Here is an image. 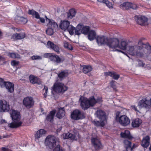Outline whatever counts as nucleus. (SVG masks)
Instances as JSON below:
<instances>
[{
  "label": "nucleus",
  "instance_id": "nucleus-1",
  "mask_svg": "<svg viewBox=\"0 0 151 151\" xmlns=\"http://www.w3.org/2000/svg\"><path fill=\"white\" fill-rule=\"evenodd\" d=\"M79 102L83 109L85 110L90 106H93L96 103V99L94 96L90 97L88 99L83 96H81L79 99Z\"/></svg>",
  "mask_w": 151,
  "mask_h": 151
},
{
  "label": "nucleus",
  "instance_id": "nucleus-2",
  "mask_svg": "<svg viewBox=\"0 0 151 151\" xmlns=\"http://www.w3.org/2000/svg\"><path fill=\"white\" fill-rule=\"evenodd\" d=\"M11 116L13 122L8 124L9 127L12 128H17L21 125L22 122L19 121L20 117L19 112L15 110H13Z\"/></svg>",
  "mask_w": 151,
  "mask_h": 151
},
{
  "label": "nucleus",
  "instance_id": "nucleus-3",
  "mask_svg": "<svg viewBox=\"0 0 151 151\" xmlns=\"http://www.w3.org/2000/svg\"><path fill=\"white\" fill-rule=\"evenodd\" d=\"M127 51L130 55H136L138 57L141 58L144 56L145 52V50L143 47L137 45L129 46Z\"/></svg>",
  "mask_w": 151,
  "mask_h": 151
},
{
  "label": "nucleus",
  "instance_id": "nucleus-4",
  "mask_svg": "<svg viewBox=\"0 0 151 151\" xmlns=\"http://www.w3.org/2000/svg\"><path fill=\"white\" fill-rule=\"evenodd\" d=\"M138 44L142 45L143 48H145L147 51L145 50L144 54L147 59L149 61H151V46L148 43H144L141 40L138 42Z\"/></svg>",
  "mask_w": 151,
  "mask_h": 151
},
{
  "label": "nucleus",
  "instance_id": "nucleus-5",
  "mask_svg": "<svg viewBox=\"0 0 151 151\" xmlns=\"http://www.w3.org/2000/svg\"><path fill=\"white\" fill-rule=\"evenodd\" d=\"M56 139L53 136H48L45 139V144L50 149H52L56 145Z\"/></svg>",
  "mask_w": 151,
  "mask_h": 151
},
{
  "label": "nucleus",
  "instance_id": "nucleus-6",
  "mask_svg": "<svg viewBox=\"0 0 151 151\" xmlns=\"http://www.w3.org/2000/svg\"><path fill=\"white\" fill-rule=\"evenodd\" d=\"M53 89L56 92L63 93L67 90L68 87L62 83H57L54 85Z\"/></svg>",
  "mask_w": 151,
  "mask_h": 151
},
{
  "label": "nucleus",
  "instance_id": "nucleus-7",
  "mask_svg": "<svg viewBox=\"0 0 151 151\" xmlns=\"http://www.w3.org/2000/svg\"><path fill=\"white\" fill-rule=\"evenodd\" d=\"M71 117L74 120H78L85 117L84 114L80 110L76 109L74 111L71 115Z\"/></svg>",
  "mask_w": 151,
  "mask_h": 151
},
{
  "label": "nucleus",
  "instance_id": "nucleus-8",
  "mask_svg": "<svg viewBox=\"0 0 151 151\" xmlns=\"http://www.w3.org/2000/svg\"><path fill=\"white\" fill-rule=\"evenodd\" d=\"M119 40L117 38L108 39L107 45L110 48L115 49L118 47Z\"/></svg>",
  "mask_w": 151,
  "mask_h": 151
},
{
  "label": "nucleus",
  "instance_id": "nucleus-9",
  "mask_svg": "<svg viewBox=\"0 0 151 151\" xmlns=\"http://www.w3.org/2000/svg\"><path fill=\"white\" fill-rule=\"evenodd\" d=\"M117 121L124 126L128 125L130 123L129 119L125 115H122L120 116L117 119Z\"/></svg>",
  "mask_w": 151,
  "mask_h": 151
},
{
  "label": "nucleus",
  "instance_id": "nucleus-10",
  "mask_svg": "<svg viewBox=\"0 0 151 151\" xmlns=\"http://www.w3.org/2000/svg\"><path fill=\"white\" fill-rule=\"evenodd\" d=\"M23 103L27 108L29 109L33 106L34 101L32 98L26 97L24 99Z\"/></svg>",
  "mask_w": 151,
  "mask_h": 151
},
{
  "label": "nucleus",
  "instance_id": "nucleus-11",
  "mask_svg": "<svg viewBox=\"0 0 151 151\" xmlns=\"http://www.w3.org/2000/svg\"><path fill=\"white\" fill-rule=\"evenodd\" d=\"M10 109L8 103L4 100H0V111L1 112L8 111Z\"/></svg>",
  "mask_w": 151,
  "mask_h": 151
},
{
  "label": "nucleus",
  "instance_id": "nucleus-12",
  "mask_svg": "<svg viewBox=\"0 0 151 151\" xmlns=\"http://www.w3.org/2000/svg\"><path fill=\"white\" fill-rule=\"evenodd\" d=\"M45 18L48 27L53 28L55 30L58 29V24L54 20L48 18L46 16H45Z\"/></svg>",
  "mask_w": 151,
  "mask_h": 151
},
{
  "label": "nucleus",
  "instance_id": "nucleus-13",
  "mask_svg": "<svg viewBox=\"0 0 151 151\" xmlns=\"http://www.w3.org/2000/svg\"><path fill=\"white\" fill-rule=\"evenodd\" d=\"M151 105V99H150L148 100L146 99H144L141 100L139 103L138 106L139 108H146L148 106Z\"/></svg>",
  "mask_w": 151,
  "mask_h": 151
},
{
  "label": "nucleus",
  "instance_id": "nucleus-14",
  "mask_svg": "<svg viewBox=\"0 0 151 151\" xmlns=\"http://www.w3.org/2000/svg\"><path fill=\"white\" fill-rule=\"evenodd\" d=\"M135 18L137 22L141 25H143L147 21V18L144 16H136Z\"/></svg>",
  "mask_w": 151,
  "mask_h": 151
},
{
  "label": "nucleus",
  "instance_id": "nucleus-15",
  "mask_svg": "<svg viewBox=\"0 0 151 151\" xmlns=\"http://www.w3.org/2000/svg\"><path fill=\"white\" fill-rule=\"evenodd\" d=\"M92 145L96 150L99 149L101 146L100 141L97 138H92L91 139Z\"/></svg>",
  "mask_w": 151,
  "mask_h": 151
},
{
  "label": "nucleus",
  "instance_id": "nucleus-16",
  "mask_svg": "<svg viewBox=\"0 0 151 151\" xmlns=\"http://www.w3.org/2000/svg\"><path fill=\"white\" fill-rule=\"evenodd\" d=\"M108 39L106 37L103 36H98L96 40L98 44L101 45L105 44L107 45Z\"/></svg>",
  "mask_w": 151,
  "mask_h": 151
},
{
  "label": "nucleus",
  "instance_id": "nucleus-17",
  "mask_svg": "<svg viewBox=\"0 0 151 151\" xmlns=\"http://www.w3.org/2000/svg\"><path fill=\"white\" fill-rule=\"evenodd\" d=\"M25 37V34L24 32H21L19 33L14 34L12 36L11 39L14 40H20Z\"/></svg>",
  "mask_w": 151,
  "mask_h": 151
},
{
  "label": "nucleus",
  "instance_id": "nucleus-18",
  "mask_svg": "<svg viewBox=\"0 0 151 151\" xmlns=\"http://www.w3.org/2000/svg\"><path fill=\"white\" fill-rule=\"evenodd\" d=\"M97 117L100 120H105L106 114L105 112L101 110L97 111L96 113Z\"/></svg>",
  "mask_w": 151,
  "mask_h": 151
},
{
  "label": "nucleus",
  "instance_id": "nucleus-19",
  "mask_svg": "<svg viewBox=\"0 0 151 151\" xmlns=\"http://www.w3.org/2000/svg\"><path fill=\"white\" fill-rule=\"evenodd\" d=\"M47 45L48 48L52 49L54 51L57 53L59 52V47L57 45H55L52 42L49 41H48Z\"/></svg>",
  "mask_w": 151,
  "mask_h": 151
},
{
  "label": "nucleus",
  "instance_id": "nucleus-20",
  "mask_svg": "<svg viewBox=\"0 0 151 151\" xmlns=\"http://www.w3.org/2000/svg\"><path fill=\"white\" fill-rule=\"evenodd\" d=\"M8 91L10 93H12L14 91V84L13 83L8 81L6 82L4 86Z\"/></svg>",
  "mask_w": 151,
  "mask_h": 151
},
{
  "label": "nucleus",
  "instance_id": "nucleus-21",
  "mask_svg": "<svg viewBox=\"0 0 151 151\" xmlns=\"http://www.w3.org/2000/svg\"><path fill=\"white\" fill-rule=\"evenodd\" d=\"M64 60V58H60L58 55L54 54L51 61L57 63H59L63 62Z\"/></svg>",
  "mask_w": 151,
  "mask_h": 151
},
{
  "label": "nucleus",
  "instance_id": "nucleus-22",
  "mask_svg": "<svg viewBox=\"0 0 151 151\" xmlns=\"http://www.w3.org/2000/svg\"><path fill=\"white\" fill-rule=\"evenodd\" d=\"M70 22L68 21H61L59 27L62 30H65L68 29L70 25Z\"/></svg>",
  "mask_w": 151,
  "mask_h": 151
},
{
  "label": "nucleus",
  "instance_id": "nucleus-23",
  "mask_svg": "<svg viewBox=\"0 0 151 151\" xmlns=\"http://www.w3.org/2000/svg\"><path fill=\"white\" fill-rule=\"evenodd\" d=\"M150 138L147 136L144 138L141 142L142 146L144 148H147L150 145Z\"/></svg>",
  "mask_w": 151,
  "mask_h": 151
},
{
  "label": "nucleus",
  "instance_id": "nucleus-24",
  "mask_svg": "<svg viewBox=\"0 0 151 151\" xmlns=\"http://www.w3.org/2000/svg\"><path fill=\"white\" fill-rule=\"evenodd\" d=\"M58 112L56 115L57 117L59 119H62L65 115V111L64 108H58Z\"/></svg>",
  "mask_w": 151,
  "mask_h": 151
},
{
  "label": "nucleus",
  "instance_id": "nucleus-25",
  "mask_svg": "<svg viewBox=\"0 0 151 151\" xmlns=\"http://www.w3.org/2000/svg\"><path fill=\"white\" fill-rule=\"evenodd\" d=\"M120 135L121 137L123 138L131 139L132 138L130 135V132L128 130H125L124 132H122Z\"/></svg>",
  "mask_w": 151,
  "mask_h": 151
},
{
  "label": "nucleus",
  "instance_id": "nucleus-26",
  "mask_svg": "<svg viewBox=\"0 0 151 151\" xmlns=\"http://www.w3.org/2000/svg\"><path fill=\"white\" fill-rule=\"evenodd\" d=\"M29 79L30 82L33 84L37 83L40 85L41 84V82L37 77L33 76H30L29 77Z\"/></svg>",
  "mask_w": 151,
  "mask_h": 151
},
{
  "label": "nucleus",
  "instance_id": "nucleus-27",
  "mask_svg": "<svg viewBox=\"0 0 151 151\" xmlns=\"http://www.w3.org/2000/svg\"><path fill=\"white\" fill-rule=\"evenodd\" d=\"M46 131L43 129H40L35 134L36 139H38L43 135H45Z\"/></svg>",
  "mask_w": 151,
  "mask_h": 151
},
{
  "label": "nucleus",
  "instance_id": "nucleus-28",
  "mask_svg": "<svg viewBox=\"0 0 151 151\" xmlns=\"http://www.w3.org/2000/svg\"><path fill=\"white\" fill-rule=\"evenodd\" d=\"M56 112V110H54L50 112L46 117L47 121L52 122L53 120L54 116Z\"/></svg>",
  "mask_w": 151,
  "mask_h": 151
},
{
  "label": "nucleus",
  "instance_id": "nucleus-29",
  "mask_svg": "<svg viewBox=\"0 0 151 151\" xmlns=\"http://www.w3.org/2000/svg\"><path fill=\"white\" fill-rule=\"evenodd\" d=\"M68 75V73L67 70H63L60 72L58 74V77L62 80L67 77Z\"/></svg>",
  "mask_w": 151,
  "mask_h": 151
},
{
  "label": "nucleus",
  "instance_id": "nucleus-30",
  "mask_svg": "<svg viewBox=\"0 0 151 151\" xmlns=\"http://www.w3.org/2000/svg\"><path fill=\"white\" fill-rule=\"evenodd\" d=\"M76 13V11L74 9H72L69 10L67 13V18L68 19H72L74 17Z\"/></svg>",
  "mask_w": 151,
  "mask_h": 151
},
{
  "label": "nucleus",
  "instance_id": "nucleus-31",
  "mask_svg": "<svg viewBox=\"0 0 151 151\" xmlns=\"http://www.w3.org/2000/svg\"><path fill=\"white\" fill-rule=\"evenodd\" d=\"M142 123L141 120L137 118L134 120L132 122L133 127H139Z\"/></svg>",
  "mask_w": 151,
  "mask_h": 151
},
{
  "label": "nucleus",
  "instance_id": "nucleus-32",
  "mask_svg": "<svg viewBox=\"0 0 151 151\" xmlns=\"http://www.w3.org/2000/svg\"><path fill=\"white\" fill-rule=\"evenodd\" d=\"M131 3L129 2L123 3L120 5V7L124 10L129 9L131 7Z\"/></svg>",
  "mask_w": 151,
  "mask_h": 151
},
{
  "label": "nucleus",
  "instance_id": "nucleus-33",
  "mask_svg": "<svg viewBox=\"0 0 151 151\" xmlns=\"http://www.w3.org/2000/svg\"><path fill=\"white\" fill-rule=\"evenodd\" d=\"M128 43L126 41H121L120 44H118V47L123 50H125L127 46Z\"/></svg>",
  "mask_w": 151,
  "mask_h": 151
},
{
  "label": "nucleus",
  "instance_id": "nucleus-34",
  "mask_svg": "<svg viewBox=\"0 0 151 151\" xmlns=\"http://www.w3.org/2000/svg\"><path fill=\"white\" fill-rule=\"evenodd\" d=\"M96 33L93 30L90 31L88 35V39L90 40H93L95 38L96 36Z\"/></svg>",
  "mask_w": 151,
  "mask_h": 151
},
{
  "label": "nucleus",
  "instance_id": "nucleus-35",
  "mask_svg": "<svg viewBox=\"0 0 151 151\" xmlns=\"http://www.w3.org/2000/svg\"><path fill=\"white\" fill-rule=\"evenodd\" d=\"M28 14H29L32 15L33 16L35 17L37 19H39L40 18L39 13L33 9L29 10L28 11Z\"/></svg>",
  "mask_w": 151,
  "mask_h": 151
},
{
  "label": "nucleus",
  "instance_id": "nucleus-36",
  "mask_svg": "<svg viewBox=\"0 0 151 151\" xmlns=\"http://www.w3.org/2000/svg\"><path fill=\"white\" fill-rule=\"evenodd\" d=\"M63 137L64 139L70 138L71 140H74L75 139V136L73 134L68 132L64 134Z\"/></svg>",
  "mask_w": 151,
  "mask_h": 151
},
{
  "label": "nucleus",
  "instance_id": "nucleus-37",
  "mask_svg": "<svg viewBox=\"0 0 151 151\" xmlns=\"http://www.w3.org/2000/svg\"><path fill=\"white\" fill-rule=\"evenodd\" d=\"M83 71L85 74H86L91 71L92 70V68L90 66L83 65Z\"/></svg>",
  "mask_w": 151,
  "mask_h": 151
},
{
  "label": "nucleus",
  "instance_id": "nucleus-38",
  "mask_svg": "<svg viewBox=\"0 0 151 151\" xmlns=\"http://www.w3.org/2000/svg\"><path fill=\"white\" fill-rule=\"evenodd\" d=\"M82 25L78 24L75 30V34L77 35H79L82 33Z\"/></svg>",
  "mask_w": 151,
  "mask_h": 151
},
{
  "label": "nucleus",
  "instance_id": "nucleus-39",
  "mask_svg": "<svg viewBox=\"0 0 151 151\" xmlns=\"http://www.w3.org/2000/svg\"><path fill=\"white\" fill-rule=\"evenodd\" d=\"M124 147L126 148V151H128V149L130 148L131 146V142L129 140L125 139L124 141Z\"/></svg>",
  "mask_w": 151,
  "mask_h": 151
},
{
  "label": "nucleus",
  "instance_id": "nucleus-40",
  "mask_svg": "<svg viewBox=\"0 0 151 151\" xmlns=\"http://www.w3.org/2000/svg\"><path fill=\"white\" fill-rule=\"evenodd\" d=\"M105 120H100V121H93L94 124L96 126L103 127L105 125L104 121Z\"/></svg>",
  "mask_w": 151,
  "mask_h": 151
},
{
  "label": "nucleus",
  "instance_id": "nucleus-41",
  "mask_svg": "<svg viewBox=\"0 0 151 151\" xmlns=\"http://www.w3.org/2000/svg\"><path fill=\"white\" fill-rule=\"evenodd\" d=\"M76 28L71 25H70L67 29L69 33L71 35H73L75 32Z\"/></svg>",
  "mask_w": 151,
  "mask_h": 151
},
{
  "label": "nucleus",
  "instance_id": "nucleus-42",
  "mask_svg": "<svg viewBox=\"0 0 151 151\" xmlns=\"http://www.w3.org/2000/svg\"><path fill=\"white\" fill-rule=\"evenodd\" d=\"M17 19L19 21V22L22 24L26 23L27 20V18L21 17H18Z\"/></svg>",
  "mask_w": 151,
  "mask_h": 151
},
{
  "label": "nucleus",
  "instance_id": "nucleus-43",
  "mask_svg": "<svg viewBox=\"0 0 151 151\" xmlns=\"http://www.w3.org/2000/svg\"><path fill=\"white\" fill-rule=\"evenodd\" d=\"M64 47L68 50H71L73 49L72 46L68 42L65 41L64 42Z\"/></svg>",
  "mask_w": 151,
  "mask_h": 151
},
{
  "label": "nucleus",
  "instance_id": "nucleus-44",
  "mask_svg": "<svg viewBox=\"0 0 151 151\" xmlns=\"http://www.w3.org/2000/svg\"><path fill=\"white\" fill-rule=\"evenodd\" d=\"M55 29L53 28L48 27L46 31V34L49 35H53L54 30Z\"/></svg>",
  "mask_w": 151,
  "mask_h": 151
},
{
  "label": "nucleus",
  "instance_id": "nucleus-45",
  "mask_svg": "<svg viewBox=\"0 0 151 151\" xmlns=\"http://www.w3.org/2000/svg\"><path fill=\"white\" fill-rule=\"evenodd\" d=\"M82 33L87 34L89 30V27L88 26L83 27L82 26Z\"/></svg>",
  "mask_w": 151,
  "mask_h": 151
},
{
  "label": "nucleus",
  "instance_id": "nucleus-46",
  "mask_svg": "<svg viewBox=\"0 0 151 151\" xmlns=\"http://www.w3.org/2000/svg\"><path fill=\"white\" fill-rule=\"evenodd\" d=\"M9 55L10 57L14 58H20V56L19 54L15 53H9Z\"/></svg>",
  "mask_w": 151,
  "mask_h": 151
},
{
  "label": "nucleus",
  "instance_id": "nucleus-47",
  "mask_svg": "<svg viewBox=\"0 0 151 151\" xmlns=\"http://www.w3.org/2000/svg\"><path fill=\"white\" fill-rule=\"evenodd\" d=\"M115 80H118L119 77V75L117 74L115 72H112V75L111 76Z\"/></svg>",
  "mask_w": 151,
  "mask_h": 151
},
{
  "label": "nucleus",
  "instance_id": "nucleus-48",
  "mask_svg": "<svg viewBox=\"0 0 151 151\" xmlns=\"http://www.w3.org/2000/svg\"><path fill=\"white\" fill-rule=\"evenodd\" d=\"M53 55V53H46L44 54V56L45 58H49L50 60H51Z\"/></svg>",
  "mask_w": 151,
  "mask_h": 151
},
{
  "label": "nucleus",
  "instance_id": "nucleus-49",
  "mask_svg": "<svg viewBox=\"0 0 151 151\" xmlns=\"http://www.w3.org/2000/svg\"><path fill=\"white\" fill-rule=\"evenodd\" d=\"M53 151H65L64 149L60 147V145H58L57 147L54 149Z\"/></svg>",
  "mask_w": 151,
  "mask_h": 151
},
{
  "label": "nucleus",
  "instance_id": "nucleus-50",
  "mask_svg": "<svg viewBox=\"0 0 151 151\" xmlns=\"http://www.w3.org/2000/svg\"><path fill=\"white\" fill-rule=\"evenodd\" d=\"M104 3L106 4V5L109 8H112V5L111 3L109 2L108 0H106Z\"/></svg>",
  "mask_w": 151,
  "mask_h": 151
},
{
  "label": "nucleus",
  "instance_id": "nucleus-51",
  "mask_svg": "<svg viewBox=\"0 0 151 151\" xmlns=\"http://www.w3.org/2000/svg\"><path fill=\"white\" fill-rule=\"evenodd\" d=\"M116 81L113 80L111 81L110 82L111 86L114 89L116 88Z\"/></svg>",
  "mask_w": 151,
  "mask_h": 151
},
{
  "label": "nucleus",
  "instance_id": "nucleus-52",
  "mask_svg": "<svg viewBox=\"0 0 151 151\" xmlns=\"http://www.w3.org/2000/svg\"><path fill=\"white\" fill-rule=\"evenodd\" d=\"M131 7L130 8H131L134 10H136L138 8V6L136 4L131 3Z\"/></svg>",
  "mask_w": 151,
  "mask_h": 151
},
{
  "label": "nucleus",
  "instance_id": "nucleus-53",
  "mask_svg": "<svg viewBox=\"0 0 151 151\" xmlns=\"http://www.w3.org/2000/svg\"><path fill=\"white\" fill-rule=\"evenodd\" d=\"M43 91H45V92L44 94V98H46V97L47 92L48 91V88L46 86H44V88L43 90Z\"/></svg>",
  "mask_w": 151,
  "mask_h": 151
},
{
  "label": "nucleus",
  "instance_id": "nucleus-54",
  "mask_svg": "<svg viewBox=\"0 0 151 151\" xmlns=\"http://www.w3.org/2000/svg\"><path fill=\"white\" fill-rule=\"evenodd\" d=\"M6 82L4 81L3 79L0 78V87H4Z\"/></svg>",
  "mask_w": 151,
  "mask_h": 151
},
{
  "label": "nucleus",
  "instance_id": "nucleus-55",
  "mask_svg": "<svg viewBox=\"0 0 151 151\" xmlns=\"http://www.w3.org/2000/svg\"><path fill=\"white\" fill-rule=\"evenodd\" d=\"M19 62L16 60H13L11 62V64L12 65L15 66L19 65Z\"/></svg>",
  "mask_w": 151,
  "mask_h": 151
},
{
  "label": "nucleus",
  "instance_id": "nucleus-56",
  "mask_svg": "<svg viewBox=\"0 0 151 151\" xmlns=\"http://www.w3.org/2000/svg\"><path fill=\"white\" fill-rule=\"evenodd\" d=\"M31 59L33 60H37V59L40 60V59H41L42 58H41V57L40 56H37V55H36V56L34 55L31 57Z\"/></svg>",
  "mask_w": 151,
  "mask_h": 151
},
{
  "label": "nucleus",
  "instance_id": "nucleus-57",
  "mask_svg": "<svg viewBox=\"0 0 151 151\" xmlns=\"http://www.w3.org/2000/svg\"><path fill=\"white\" fill-rule=\"evenodd\" d=\"M138 65L139 66L144 67L145 64L143 62L140 60H138Z\"/></svg>",
  "mask_w": 151,
  "mask_h": 151
},
{
  "label": "nucleus",
  "instance_id": "nucleus-58",
  "mask_svg": "<svg viewBox=\"0 0 151 151\" xmlns=\"http://www.w3.org/2000/svg\"><path fill=\"white\" fill-rule=\"evenodd\" d=\"M112 72L109 71L108 72L104 73V75L106 76H109L111 77V75H112Z\"/></svg>",
  "mask_w": 151,
  "mask_h": 151
},
{
  "label": "nucleus",
  "instance_id": "nucleus-59",
  "mask_svg": "<svg viewBox=\"0 0 151 151\" xmlns=\"http://www.w3.org/2000/svg\"><path fill=\"white\" fill-rule=\"evenodd\" d=\"M131 108L132 110H134L136 111H139L137 109V107L135 105L131 106Z\"/></svg>",
  "mask_w": 151,
  "mask_h": 151
},
{
  "label": "nucleus",
  "instance_id": "nucleus-60",
  "mask_svg": "<svg viewBox=\"0 0 151 151\" xmlns=\"http://www.w3.org/2000/svg\"><path fill=\"white\" fill-rule=\"evenodd\" d=\"M40 20V21L42 23H44L45 22V19H44L43 18H41L40 17V18H39V19Z\"/></svg>",
  "mask_w": 151,
  "mask_h": 151
},
{
  "label": "nucleus",
  "instance_id": "nucleus-61",
  "mask_svg": "<svg viewBox=\"0 0 151 151\" xmlns=\"http://www.w3.org/2000/svg\"><path fill=\"white\" fill-rule=\"evenodd\" d=\"M96 103L97 102H101L102 101L101 98H99L97 99H96Z\"/></svg>",
  "mask_w": 151,
  "mask_h": 151
},
{
  "label": "nucleus",
  "instance_id": "nucleus-62",
  "mask_svg": "<svg viewBox=\"0 0 151 151\" xmlns=\"http://www.w3.org/2000/svg\"><path fill=\"white\" fill-rule=\"evenodd\" d=\"M120 114V112L119 111H117L116 113V120H117V119L119 117V115Z\"/></svg>",
  "mask_w": 151,
  "mask_h": 151
},
{
  "label": "nucleus",
  "instance_id": "nucleus-63",
  "mask_svg": "<svg viewBox=\"0 0 151 151\" xmlns=\"http://www.w3.org/2000/svg\"><path fill=\"white\" fill-rule=\"evenodd\" d=\"M3 151H9V150L7 148L5 147H2L1 149Z\"/></svg>",
  "mask_w": 151,
  "mask_h": 151
},
{
  "label": "nucleus",
  "instance_id": "nucleus-64",
  "mask_svg": "<svg viewBox=\"0 0 151 151\" xmlns=\"http://www.w3.org/2000/svg\"><path fill=\"white\" fill-rule=\"evenodd\" d=\"M137 147V145H136L135 144H134L132 146V147H131L130 148V150L131 151L133 149H134V148L135 147Z\"/></svg>",
  "mask_w": 151,
  "mask_h": 151
}]
</instances>
